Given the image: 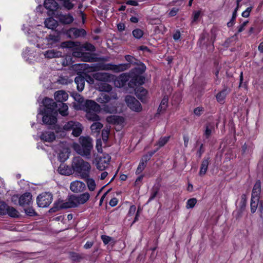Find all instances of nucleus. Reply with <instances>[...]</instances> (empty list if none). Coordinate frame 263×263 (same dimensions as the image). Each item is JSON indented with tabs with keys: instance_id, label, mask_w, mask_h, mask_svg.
Returning <instances> with one entry per match:
<instances>
[{
	"instance_id": "12",
	"label": "nucleus",
	"mask_w": 263,
	"mask_h": 263,
	"mask_svg": "<svg viewBox=\"0 0 263 263\" xmlns=\"http://www.w3.org/2000/svg\"><path fill=\"white\" fill-rule=\"evenodd\" d=\"M85 110L87 112L90 111H100V106L92 100H87L84 105Z\"/></svg>"
},
{
	"instance_id": "62",
	"label": "nucleus",
	"mask_w": 263,
	"mask_h": 263,
	"mask_svg": "<svg viewBox=\"0 0 263 263\" xmlns=\"http://www.w3.org/2000/svg\"><path fill=\"white\" fill-rule=\"evenodd\" d=\"M240 203L241 206L240 208L241 210H245L246 206V195L245 194H242L241 196Z\"/></svg>"
},
{
	"instance_id": "19",
	"label": "nucleus",
	"mask_w": 263,
	"mask_h": 263,
	"mask_svg": "<svg viewBox=\"0 0 263 263\" xmlns=\"http://www.w3.org/2000/svg\"><path fill=\"white\" fill-rule=\"evenodd\" d=\"M111 159V157L105 153H101L98 155L96 158L97 164H108Z\"/></svg>"
},
{
	"instance_id": "26",
	"label": "nucleus",
	"mask_w": 263,
	"mask_h": 263,
	"mask_svg": "<svg viewBox=\"0 0 263 263\" xmlns=\"http://www.w3.org/2000/svg\"><path fill=\"white\" fill-rule=\"evenodd\" d=\"M61 205L62 209H66L76 207V204L74 203V201L71 195L68 196L67 201L66 202H64L62 200Z\"/></svg>"
},
{
	"instance_id": "64",
	"label": "nucleus",
	"mask_w": 263,
	"mask_h": 263,
	"mask_svg": "<svg viewBox=\"0 0 263 263\" xmlns=\"http://www.w3.org/2000/svg\"><path fill=\"white\" fill-rule=\"evenodd\" d=\"M258 210L260 213V217L263 219V201H260L259 202Z\"/></svg>"
},
{
	"instance_id": "7",
	"label": "nucleus",
	"mask_w": 263,
	"mask_h": 263,
	"mask_svg": "<svg viewBox=\"0 0 263 263\" xmlns=\"http://www.w3.org/2000/svg\"><path fill=\"white\" fill-rule=\"evenodd\" d=\"M125 101L127 106L133 111L139 112L142 110V107L140 103L134 97L127 96Z\"/></svg>"
},
{
	"instance_id": "60",
	"label": "nucleus",
	"mask_w": 263,
	"mask_h": 263,
	"mask_svg": "<svg viewBox=\"0 0 263 263\" xmlns=\"http://www.w3.org/2000/svg\"><path fill=\"white\" fill-rule=\"evenodd\" d=\"M203 112V108L202 107H197L194 109V113L196 116H200Z\"/></svg>"
},
{
	"instance_id": "29",
	"label": "nucleus",
	"mask_w": 263,
	"mask_h": 263,
	"mask_svg": "<svg viewBox=\"0 0 263 263\" xmlns=\"http://www.w3.org/2000/svg\"><path fill=\"white\" fill-rule=\"evenodd\" d=\"M168 98L167 96H164L162 99L158 109V114L163 113L166 109L168 105Z\"/></svg>"
},
{
	"instance_id": "45",
	"label": "nucleus",
	"mask_w": 263,
	"mask_h": 263,
	"mask_svg": "<svg viewBox=\"0 0 263 263\" xmlns=\"http://www.w3.org/2000/svg\"><path fill=\"white\" fill-rule=\"evenodd\" d=\"M259 200L257 201L256 200V198L252 197L251 201V212L252 213L255 212L258 205H259Z\"/></svg>"
},
{
	"instance_id": "34",
	"label": "nucleus",
	"mask_w": 263,
	"mask_h": 263,
	"mask_svg": "<svg viewBox=\"0 0 263 263\" xmlns=\"http://www.w3.org/2000/svg\"><path fill=\"white\" fill-rule=\"evenodd\" d=\"M69 152L67 148H64L60 152L58 156V159L61 163L64 162L68 158Z\"/></svg>"
},
{
	"instance_id": "16",
	"label": "nucleus",
	"mask_w": 263,
	"mask_h": 263,
	"mask_svg": "<svg viewBox=\"0 0 263 263\" xmlns=\"http://www.w3.org/2000/svg\"><path fill=\"white\" fill-rule=\"evenodd\" d=\"M68 34L71 38H78L84 36L86 34V32L83 29L72 28L69 29Z\"/></svg>"
},
{
	"instance_id": "54",
	"label": "nucleus",
	"mask_w": 263,
	"mask_h": 263,
	"mask_svg": "<svg viewBox=\"0 0 263 263\" xmlns=\"http://www.w3.org/2000/svg\"><path fill=\"white\" fill-rule=\"evenodd\" d=\"M170 139L169 136L163 137L161 138L158 141V144L159 147H162L164 146L168 141Z\"/></svg>"
},
{
	"instance_id": "63",
	"label": "nucleus",
	"mask_w": 263,
	"mask_h": 263,
	"mask_svg": "<svg viewBox=\"0 0 263 263\" xmlns=\"http://www.w3.org/2000/svg\"><path fill=\"white\" fill-rule=\"evenodd\" d=\"M204 152V149L203 148V144H200V147H199V149L197 151V156L198 157H201L202 154Z\"/></svg>"
},
{
	"instance_id": "27",
	"label": "nucleus",
	"mask_w": 263,
	"mask_h": 263,
	"mask_svg": "<svg viewBox=\"0 0 263 263\" xmlns=\"http://www.w3.org/2000/svg\"><path fill=\"white\" fill-rule=\"evenodd\" d=\"M45 26L50 29H54L58 26V22L52 17L46 18L44 21Z\"/></svg>"
},
{
	"instance_id": "56",
	"label": "nucleus",
	"mask_w": 263,
	"mask_h": 263,
	"mask_svg": "<svg viewBox=\"0 0 263 263\" xmlns=\"http://www.w3.org/2000/svg\"><path fill=\"white\" fill-rule=\"evenodd\" d=\"M109 131L108 129H104L102 131V138L104 141L106 142L108 138Z\"/></svg>"
},
{
	"instance_id": "41",
	"label": "nucleus",
	"mask_w": 263,
	"mask_h": 263,
	"mask_svg": "<svg viewBox=\"0 0 263 263\" xmlns=\"http://www.w3.org/2000/svg\"><path fill=\"white\" fill-rule=\"evenodd\" d=\"M62 202V200H61V199H59L58 200L56 201L53 204V206L49 210V212H55L57 211H58L62 209V205H61Z\"/></svg>"
},
{
	"instance_id": "30",
	"label": "nucleus",
	"mask_w": 263,
	"mask_h": 263,
	"mask_svg": "<svg viewBox=\"0 0 263 263\" xmlns=\"http://www.w3.org/2000/svg\"><path fill=\"white\" fill-rule=\"evenodd\" d=\"M260 193V181L259 180H257L255 184L254 185L252 193V197L256 198V200H258V195Z\"/></svg>"
},
{
	"instance_id": "22",
	"label": "nucleus",
	"mask_w": 263,
	"mask_h": 263,
	"mask_svg": "<svg viewBox=\"0 0 263 263\" xmlns=\"http://www.w3.org/2000/svg\"><path fill=\"white\" fill-rule=\"evenodd\" d=\"M40 138L43 141L51 142L55 140V136L53 132L45 131L42 133Z\"/></svg>"
},
{
	"instance_id": "55",
	"label": "nucleus",
	"mask_w": 263,
	"mask_h": 263,
	"mask_svg": "<svg viewBox=\"0 0 263 263\" xmlns=\"http://www.w3.org/2000/svg\"><path fill=\"white\" fill-rule=\"evenodd\" d=\"M213 126L212 125L206 126L204 135L206 139H208L212 134Z\"/></svg>"
},
{
	"instance_id": "9",
	"label": "nucleus",
	"mask_w": 263,
	"mask_h": 263,
	"mask_svg": "<svg viewBox=\"0 0 263 263\" xmlns=\"http://www.w3.org/2000/svg\"><path fill=\"white\" fill-rule=\"evenodd\" d=\"M61 37L59 32L50 34L46 37L47 45L49 48L55 47L58 46Z\"/></svg>"
},
{
	"instance_id": "58",
	"label": "nucleus",
	"mask_w": 263,
	"mask_h": 263,
	"mask_svg": "<svg viewBox=\"0 0 263 263\" xmlns=\"http://www.w3.org/2000/svg\"><path fill=\"white\" fill-rule=\"evenodd\" d=\"M208 34L206 33H203L201 34L199 42L200 44H205V42H204V40L208 37Z\"/></svg>"
},
{
	"instance_id": "57",
	"label": "nucleus",
	"mask_w": 263,
	"mask_h": 263,
	"mask_svg": "<svg viewBox=\"0 0 263 263\" xmlns=\"http://www.w3.org/2000/svg\"><path fill=\"white\" fill-rule=\"evenodd\" d=\"M74 99L79 103H82L84 101V98L78 93H76L73 96Z\"/></svg>"
},
{
	"instance_id": "43",
	"label": "nucleus",
	"mask_w": 263,
	"mask_h": 263,
	"mask_svg": "<svg viewBox=\"0 0 263 263\" xmlns=\"http://www.w3.org/2000/svg\"><path fill=\"white\" fill-rule=\"evenodd\" d=\"M9 205L4 201H0V215H6Z\"/></svg>"
},
{
	"instance_id": "31",
	"label": "nucleus",
	"mask_w": 263,
	"mask_h": 263,
	"mask_svg": "<svg viewBox=\"0 0 263 263\" xmlns=\"http://www.w3.org/2000/svg\"><path fill=\"white\" fill-rule=\"evenodd\" d=\"M75 83L77 85V89L79 91L83 90L85 85V79L82 76H78L74 79Z\"/></svg>"
},
{
	"instance_id": "4",
	"label": "nucleus",
	"mask_w": 263,
	"mask_h": 263,
	"mask_svg": "<svg viewBox=\"0 0 263 263\" xmlns=\"http://www.w3.org/2000/svg\"><path fill=\"white\" fill-rule=\"evenodd\" d=\"M63 129L65 130H72V135L75 137H78L82 132L83 127L78 122L70 121L64 124Z\"/></svg>"
},
{
	"instance_id": "25",
	"label": "nucleus",
	"mask_w": 263,
	"mask_h": 263,
	"mask_svg": "<svg viewBox=\"0 0 263 263\" xmlns=\"http://www.w3.org/2000/svg\"><path fill=\"white\" fill-rule=\"evenodd\" d=\"M44 5L47 9L50 11H55L58 8V4L55 0H45Z\"/></svg>"
},
{
	"instance_id": "48",
	"label": "nucleus",
	"mask_w": 263,
	"mask_h": 263,
	"mask_svg": "<svg viewBox=\"0 0 263 263\" xmlns=\"http://www.w3.org/2000/svg\"><path fill=\"white\" fill-rule=\"evenodd\" d=\"M72 164H89V163L85 162L80 156H78L73 159Z\"/></svg>"
},
{
	"instance_id": "47",
	"label": "nucleus",
	"mask_w": 263,
	"mask_h": 263,
	"mask_svg": "<svg viewBox=\"0 0 263 263\" xmlns=\"http://www.w3.org/2000/svg\"><path fill=\"white\" fill-rule=\"evenodd\" d=\"M238 10V7L235 9L234 12H233L231 20L227 23V26L228 27H231L233 26L234 24L235 19L237 16V11Z\"/></svg>"
},
{
	"instance_id": "40",
	"label": "nucleus",
	"mask_w": 263,
	"mask_h": 263,
	"mask_svg": "<svg viewBox=\"0 0 263 263\" xmlns=\"http://www.w3.org/2000/svg\"><path fill=\"white\" fill-rule=\"evenodd\" d=\"M102 127L103 124L98 121H95L90 126L91 130L94 133H99Z\"/></svg>"
},
{
	"instance_id": "17",
	"label": "nucleus",
	"mask_w": 263,
	"mask_h": 263,
	"mask_svg": "<svg viewBox=\"0 0 263 263\" xmlns=\"http://www.w3.org/2000/svg\"><path fill=\"white\" fill-rule=\"evenodd\" d=\"M32 202V195L30 193H25L21 195L18 200V203L20 206H25L29 205Z\"/></svg>"
},
{
	"instance_id": "39",
	"label": "nucleus",
	"mask_w": 263,
	"mask_h": 263,
	"mask_svg": "<svg viewBox=\"0 0 263 263\" xmlns=\"http://www.w3.org/2000/svg\"><path fill=\"white\" fill-rule=\"evenodd\" d=\"M6 214L13 218H18L19 212L13 207L9 206Z\"/></svg>"
},
{
	"instance_id": "38",
	"label": "nucleus",
	"mask_w": 263,
	"mask_h": 263,
	"mask_svg": "<svg viewBox=\"0 0 263 263\" xmlns=\"http://www.w3.org/2000/svg\"><path fill=\"white\" fill-rule=\"evenodd\" d=\"M130 79V72L121 74L118 78V81L120 82V85L123 86Z\"/></svg>"
},
{
	"instance_id": "14",
	"label": "nucleus",
	"mask_w": 263,
	"mask_h": 263,
	"mask_svg": "<svg viewBox=\"0 0 263 263\" xmlns=\"http://www.w3.org/2000/svg\"><path fill=\"white\" fill-rule=\"evenodd\" d=\"M57 171L62 175L70 176L73 174V165H59Z\"/></svg>"
},
{
	"instance_id": "15",
	"label": "nucleus",
	"mask_w": 263,
	"mask_h": 263,
	"mask_svg": "<svg viewBox=\"0 0 263 263\" xmlns=\"http://www.w3.org/2000/svg\"><path fill=\"white\" fill-rule=\"evenodd\" d=\"M55 17L63 24H70L74 20L73 16L70 14H63L62 13H57Z\"/></svg>"
},
{
	"instance_id": "51",
	"label": "nucleus",
	"mask_w": 263,
	"mask_h": 263,
	"mask_svg": "<svg viewBox=\"0 0 263 263\" xmlns=\"http://www.w3.org/2000/svg\"><path fill=\"white\" fill-rule=\"evenodd\" d=\"M196 198H191L187 200L186 207L187 209L193 208L197 203Z\"/></svg>"
},
{
	"instance_id": "10",
	"label": "nucleus",
	"mask_w": 263,
	"mask_h": 263,
	"mask_svg": "<svg viewBox=\"0 0 263 263\" xmlns=\"http://www.w3.org/2000/svg\"><path fill=\"white\" fill-rule=\"evenodd\" d=\"M43 104L44 106V111H47L48 112L57 111L58 103L55 102L53 100L45 98L43 101Z\"/></svg>"
},
{
	"instance_id": "23",
	"label": "nucleus",
	"mask_w": 263,
	"mask_h": 263,
	"mask_svg": "<svg viewBox=\"0 0 263 263\" xmlns=\"http://www.w3.org/2000/svg\"><path fill=\"white\" fill-rule=\"evenodd\" d=\"M230 92V89L227 86L224 87V88L219 92L216 96V98L217 101L219 103H223L226 97V96Z\"/></svg>"
},
{
	"instance_id": "61",
	"label": "nucleus",
	"mask_w": 263,
	"mask_h": 263,
	"mask_svg": "<svg viewBox=\"0 0 263 263\" xmlns=\"http://www.w3.org/2000/svg\"><path fill=\"white\" fill-rule=\"evenodd\" d=\"M102 240L105 245L108 243L111 240V238L106 235H102Z\"/></svg>"
},
{
	"instance_id": "11",
	"label": "nucleus",
	"mask_w": 263,
	"mask_h": 263,
	"mask_svg": "<svg viewBox=\"0 0 263 263\" xmlns=\"http://www.w3.org/2000/svg\"><path fill=\"white\" fill-rule=\"evenodd\" d=\"M74 203L76 204V207L79 204H82L86 202L90 198V195L86 192L80 195H71Z\"/></svg>"
},
{
	"instance_id": "2",
	"label": "nucleus",
	"mask_w": 263,
	"mask_h": 263,
	"mask_svg": "<svg viewBox=\"0 0 263 263\" xmlns=\"http://www.w3.org/2000/svg\"><path fill=\"white\" fill-rule=\"evenodd\" d=\"M146 69L144 64H140L139 67H136L130 71V79L128 80V86L134 88L138 82L139 75L143 73Z\"/></svg>"
},
{
	"instance_id": "1",
	"label": "nucleus",
	"mask_w": 263,
	"mask_h": 263,
	"mask_svg": "<svg viewBox=\"0 0 263 263\" xmlns=\"http://www.w3.org/2000/svg\"><path fill=\"white\" fill-rule=\"evenodd\" d=\"M80 144L73 143V149L79 155L88 158L93 147L92 139L89 137L81 136L79 138Z\"/></svg>"
},
{
	"instance_id": "52",
	"label": "nucleus",
	"mask_w": 263,
	"mask_h": 263,
	"mask_svg": "<svg viewBox=\"0 0 263 263\" xmlns=\"http://www.w3.org/2000/svg\"><path fill=\"white\" fill-rule=\"evenodd\" d=\"M153 154H148L144 155L141 159L139 164H145L151 159Z\"/></svg>"
},
{
	"instance_id": "8",
	"label": "nucleus",
	"mask_w": 263,
	"mask_h": 263,
	"mask_svg": "<svg viewBox=\"0 0 263 263\" xmlns=\"http://www.w3.org/2000/svg\"><path fill=\"white\" fill-rule=\"evenodd\" d=\"M41 114L43 116L42 121L44 124L53 125L57 122V119L55 116L57 114V111L53 112L42 111Z\"/></svg>"
},
{
	"instance_id": "50",
	"label": "nucleus",
	"mask_w": 263,
	"mask_h": 263,
	"mask_svg": "<svg viewBox=\"0 0 263 263\" xmlns=\"http://www.w3.org/2000/svg\"><path fill=\"white\" fill-rule=\"evenodd\" d=\"M62 2L63 6L67 10L72 9L74 6V4L70 0H64Z\"/></svg>"
},
{
	"instance_id": "28",
	"label": "nucleus",
	"mask_w": 263,
	"mask_h": 263,
	"mask_svg": "<svg viewBox=\"0 0 263 263\" xmlns=\"http://www.w3.org/2000/svg\"><path fill=\"white\" fill-rule=\"evenodd\" d=\"M147 93V90L142 87H140L135 90L136 96L142 101L145 100Z\"/></svg>"
},
{
	"instance_id": "59",
	"label": "nucleus",
	"mask_w": 263,
	"mask_h": 263,
	"mask_svg": "<svg viewBox=\"0 0 263 263\" xmlns=\"http://www.w3.org/2000/svg\"><path fill=\"white\" fill-rule=\"evenodd\" d=\"M82 58L83 61L85 62H91L92 61L93 58L88 54V53H84L82 56Z\"/></svg>"
},
{
	"instance_id": "37",
	"label": "nucleus",
	"mask_w": 263,
	"mask_h": 263,
	"mask_svg": "<svg viewBox=\"0 0 263 263\" xmlns=\"http://www.w3.org/2000/svg\"><path fill=\"white\" fill-rule=\"evenodd\" d=\"M99 111H89L86 113V118L91 121H99L100 120V117L97 115Z\"/></svg>"
},
{
	"instance_id": "18",
	"label": "nucleus",
	"mask_w": 263,
	"mask_h": 263,
	"mask_svg": "<svg viewBox=\"0 0 263 263\" xmlns=\"http://www.w3.org/2000/svg\"><path fill=\"white\" fill-rule=\"evenodd\" d=\"M111 99H117V95L115 93L109 96L105 93H101L97 99V101L100 104H106L109 102Z\"/></svg>"
},
{
	"instance_id": "36",
	"label": "nucleus",
	"mask_w": 263,
	"mask_h": 263,
	"mask_svg": "<svg viewBox=\"0 0 263 263\" xmlns=\"http://www.w3.org/2000/svg\"><path fill=\"white\" fill-rule=\"evenodd\" d=\"M108 122H113L115 124H122L124 122V118L120 116H111L107 118Z\"/></svg>"
},
{
	"instance_id": "6",
	"label": "nucleus",
	"mask_w": 263,
	"mask_h": 263,
	"mask_svg": "<svg viewBox=\"0 0 263 263\" xmlns=\"http://www.w3.org/2000/svg\"><path fill=\"white\" fill-rule=\"evenodd\" d=\"M91 165H73V174L82 179L89 177Z\"/></svg>"
},
{
	"instance_id": "49",
	"label": "nucleus",
	"mask_w": 263,
	"mask_h": 263,
	"mask_svg": "<svg viewBox=\"0 0 263 263\" xmlns=\"http://www.w3.org/2000/svg\"><path fill=\"white\" fill-rule=\"evenodd\" d=\"M133 36L137 39H141L143 35V31L140 29H135L133 31Z\"/></svg>"
},
{
	"instance_id": "20",
	"label": "nucleus",
	"mask_w": 263,
	"mask_h": 263,
	"mask_svg": "<svg viewBox=\"0 0 263 263\" xmlns=\"http://www.w3.org/2000/svg\"><path fill=\"white\" fill-rule=\"evenodd\" d=\"M93 77L100 81L107 82L111 80L112 75L107 72H97L93 74Z\"/></svg>"
},
{
	"instance_id": "3",
	"label": "nucleus",
	"mask_w": 263,
	"mask_h": 263,
	"mask_svg": "<svg viewBox=\"0 0 263 263\" xmlns=\"http://www.w3.org/2000/svg\"><path fill=\"white\" fill-rule=\"evenodd\" d=\"M129 68L128 64H120L118 65L111 63L102 64L99 66V69L103 70H112L115 72H120Z\"/></svg>"
},
{
	"instance_id": "44",
	"label": "nucleus",
	"mask_w": 263,
	"mask_h": 263,
	"mask_svg": "<svg viewBox=\"0 0 263 263\" xmlns=\"http://www.w3.org/2000/svg\"><path fill=\"white\" fill-rule=\"evenodd\" d=\"M85 179H86L87 186L89 190L90 191H94L96 186L95 180L92 178H89V177L85 178Z\"/></svg>"
},
{
	"instance_id": "5",
	"label": "nucleus",
	"mask_w": 263,
	"mask_h": 263,
	"mask_svg": "<svg viewBox=\"0 0 263 263\" xmlns=\"http://www.w3.org/2000/svg\"><path fill=\"white\" fill-rule=\"evenodd\" d=\"M53 196L51 193L49 192H44L40 194L37 198L36 202L38 206L41 208H45L48 206L52 202Z\"/></svg>"
},
{
	"instance_id": "21",
	"label": "nucleus",
	"mask_w": 263,
	"mask_h": 263,
	"mask_svg": "<svg viewBox=\"0 0 263 263\" xmlns=\"http://www.w3.org/2000/svg\"><path fill=\"white\" fill-rule=\"evenodd\" d=\"M68 95L64 90H58L54 93V99L57 103L63 102L68 99Z\"/></svg>"
},
{
	"instance_id": "13",
	"label": "nucleus",
	"mask_w": 263,
	"mask_h": 263,
	"mask_svg": "<svg viewBox=\"0 0 263 263\" xmlns=\"http://www.w3.org/2000/svg\"><path fill=\"white\" fill-rule=\"evenodd\" d=\"M86 188L85 184L80 181H74L71 183L70 190L74 193L83 192Z\"/></svg>"
},
{
	"instance_id": "42",
	"label": "nucleus",
	"mask_w": 263,
	"mask_h": 263,
	"mask_svg": "<svg viewBox=\"0 0 263 263\" xmlns=\"http://www.w3.org/2000/svg\"><path fill=\"white\" fill-rule=\"evenodd\" d=\"M99 89L101 91L109 92L112 90V87L106 83H101L99 85Z\"/></svg>"
},
{
	"instance_id": "53",
	"label": "nucleus",
	"mask_w": 263,
	"mask_h": 263,
	"mask_svg": "<svg viewBox=\"0 0 263 263\" xmlns=\"http://www.w3.org/2000/svg\"><path fill=\"white\" fill-rule=\"evenodd\" d=\"M25 214L29 216H33L36 215V213L32 208H28L24 209Z\"/></svg>"
},
{
	"instance_id": "33",
	"label": "nucleus",
	"mask_w": 263,
	"mask_h": 263,
	"mask_svg": "<svg viewBox=\"0 0 263 263\" xmlns=\"http://www.w3.org/2000/svg\"><path fill=\"white\" fill-rule=\"evenodd\" d=\"M58 110L59 111V113L63 116H65L68 115V106L66 104L61 102L58 103Z\"/></svg>"
},
{
	"instance_id": "35",
	"label": "nucleus",
	"mask_w": 263,
	"mask_h": 263,
	"mask_svg": "<svg viewBox=\"0 0 263 263\" xmlns=\"http://www.w3.org/2000/svg\"><path fill=\"white\" fill-rule=\"evenodd\" d=\"M125 59L126 61L128 62V64L129 65V68L130 67L131 64L136 65L137 67H139L140 64H144L140 61L137 60L134 57L130 55H126L125 56Z\"/></svg>"
},
{
	"instance_id": "24",
	"label": "nucleus",
	"mask_w": 263,
	"mask_h": 263,
	"mask_svg": "<svg viewBox=\"0 0 263 263\" xmlns=\"http://www.w3.org/2000/svg\"><path fill=\"white\" fill-rule=\"evenodd\" d=\"M45 58L52 59L62 57V52L54 49L48 50L44 52Z\"/></svg>"
},
{
	"instance_id": "46",
	"label": "nucleus",
	"mask_w": 263,
	"mask_h": 263,
	"mask_svg": "<svg viewBox=\"0 0 263 263\" xmlns=\"http://www.w3.org/2000/svg\"><path fill=\"white\" fill-rule=\"evenodd\" d=\"M70 258L74 261L80 262L84 257L78 253L76 252H71L70 253Z\"/></svg>"
},
{
	"instance_id": "32",
	"label": "nucleus",
	"mask_w": 263,
	"mask_h": 263,
	"mask_svg": "<svg viewBox=\"0 0 263 263\" xmlns=\"http://www.w3.org/2000/svg\"><path fill=\"white\" fill-rule=\"evenodd\" d=\"M160 184H156L151 189V196L149 198V199L147 201V202H149L151 201L152 200H154L157 196L158 195L160 191Z\"/></svg>"
}]
</instances>
